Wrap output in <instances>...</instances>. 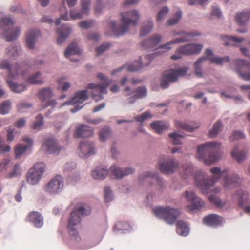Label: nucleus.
Listing matches in <instances>:
<instances>
[{
	"label": "nucleus",
	"mask_w": 250,
	"mask_h": 250,
	"mask_svg": "<svg viewBox=\"0 0 250 250\" xmlns=\"http://www.w3.org/2000/svg\"><path fill=\"white\" fill-rule=\"evenodd\" d=\"M108 170L102 167H97L91 172L92 177L95 179L103 180L107 176Z\"/></svg>",
	"instance_id": "obj_33"
},
{
	"label": "nucleus",
	"mask_w": 250,
	"mask_h": 250,
	"mask_svg": "<svg viewBox=\"0 0 250 250\" xmlns=\"http://www.w3.org/2000/svg\"><path fill=\"white\" fill-rule=\"evenodd\" d=\"M153 28V24L151 21H145L140 31V36H144L150 33Z\"/></svg>",
	"instance_id": "obj_40"
},
{
	"label": "nucleus",
	"mask_w": 250,
	"mask_h": 250,
	"mask_svg": "<svg viewBox=\"0 0 250 250\" xmlns=\"http://www.w3.org/2000/svg\"><path fill=\"white\" fill-rule=\"evenodd\" d=\"M43 124V117L41 114L38 115L36 117V121L33 125L34 129H40Z\"/></svg>",
	"instance_id": "obj_53"
},
{
	"label": "nucleus",
	"mask_w": 250,
	"mask_h": 250,
	"mask_svg": "<svg viewBox=\"0 0 250 250\" xmlns=\"http://www.w3.org/2000/svg\"><path fill=\"white\" fill-rule=\"evenodd\" d=\"M150 126L152 129L158 134H161L163 131L168 129L169 127L167 122L162 121L153 122L150 124Z\"/></svg>",
	"instance_id": "obj_32"
},
{
	"label": "nucleus",
	"mask_w": 250,
	"mask_h": 250,
	"mask_svg": "<svg viewBox=\"0 0 250 250\" xmlns=\"http://www.w3.org/2000/svg\"><path fill=\"white\" fill-rule=\"evenodd\" d=\"M176 125L178 127L188 131H192L194 129L198 128L199 126V124L194 122L187 123L185 122L177 121Z\"/></svg>",
	"instance_id": "obj_34"
},
{
	"label": "nucleus",
	"mask_w": 250,
	"mask_h": 250,
	"mask_svg": "<svg viewBox=\"0 0 250 250\" xmlns=\"http://www.w3.org/2000/svg\"><path fill=\"white\" fill-rule=\"evenodd\" d=\"M11 102L10 100H6L0 105V114L4 115L7 114L11 107Z\"/></svg>",
	"instance_id": "obj_47"
},
{
	"label": "nucleus",
	"mask_w": 250,
	"mask_h": 250,
	"mask_svg": "<svg viewBox=\"0 0 250 250\" xmlns=\"http://www.w3.org/2000/svg\"><path fill=\"white\" fill-rule=\"evenodd\" d=\"M10 161L8 159H4L0 162V171H6L8 167Z\"/></svg>",
	"instance_id": "obj_64"
},
{
	"label": "nucleus",
	"mask_w": 250,
	"mask_h": 250,
	"mask_svg": "<svg viewBox=\"0 0 250 250\" xmlns=\"http://www.w3.org/2000/svg\"><path fill=\"white\" fill-rule=\"evenodd\" d=\"M250 20V10L237 13L235 17V21L240 26L244 25Z\"/></svg>",
	"instance_id": "obj_31"
},
{
	"label": "nucleus",
	"mask_w": 250,
	"mask_h": 250,
	"mask_svg": "<svg viewBox=\"0 0 250 250\" xmlns=\"http://www.w3.org/2000/svg\"><path fill=\"white\" fill-rule=\"evenodd\" d=\"M199 35H200V33L198 32H191L184 33V36L175 38L164 44L160 45L158 49H165L167 51L171 49V47H169L170 45L186 42L189 40V37Z\"/></svg>",
	"instance_id": "obj_17"
},
{
	"label": "nucleus",
	"mask_w": 250,
	"mask_h": 250,
	"mask_svg": "<svg viewBox=\"0 0 250 250\" xmlns=\"http://www.w3.org/2000/svg\"><path fill=\"white\" fill-rule=\"evenodd\" d=\"M221 39L222 40L224 41H227L224 43V45L226 46L229 45H234V44L232 43H231V42H241L244 40V39L243 38L237 37L233 36H222Z\"/></svg>",
	"instance_id": "obj_38"
},
{
	"label": "nucleus",
	"mask_w": 250,
	"mask_h": 250,
	"mask_svg": "<svg viewBox=\"0 0 250 250\" xmlns=\"http://www.w3.org/2000/svg\"><path fill=\"white\" fill-rule=\"evenodd\" d=\"M143 67V64L140 61H136L127 67V70L129 72L136 71L141 69Z\"/></svg>",
	"instance_id": "obj_54"
},
{
	"label": "nucleus",
	"mask_w": 250,
	"mask_h": 250,
	"mask_svg": "<svg viewBox=\"0 0 250 250\" xmlns=\"http://www.w3.org/2000/svg\"><path fill=\"white\" fill-rule=\"evenodd\" d=\"M148 178H151L153 181L157 182L160 185H161V180L159 179L158 175L155 173L150 172H145L143 175L139 176V180L141 181Z\"/></svg>",
	"instance_id": "obj_41"
},
{
	"label": "nucleus",
	"mask_w": 250,
	"mask_h": 250,
	"mask_svg": "<svg viewBox=\"0 0 250 250\" xmlns=\"http://www.w3.org/2000/svg\"><path fill=\"white\" fill-rule=\"evenodd\" d=\"M21 175V171L19 165L15 164L12 170L5 175V178L6 179H11L13 177L20 176Z\"/></svg>",
	"instance_id": "obj_43"
},
{
	"label": "nucleus",
	"mask_w": 250,
	"mask_h": 250,
	"mask_svg": "<svg viewBox=\"0 0 250 250\" xmlns=\"http://www.w3.org/2000/svg\"><path fill=\"white\" fill-rule=\"evenodd\" d=\"M168 11L169 10L167 7H164L158 13L157 21L158 22L161 21L168 13Z\"/></svg>",
	"instance_id": "obj_57"
},
{
	"label": "nucleus",
	"mask_w": 250,
	"mask_h": 250,
	"mask_svg": "<svg viewBox=\"0 0 250 250\" xmlns=\"http://www.w3.org/2000/svg\"><path fill=\"white\" fill-rule=\"evenodd\" d=\"M32 106L31 103H28L26 102H21L17 105V109L19 111H21L23 108H29Z\"/></svg>",
	"instance_id": "obj_62"
},
{
	"label": "nucleus",
	"mask_w": 250,
	"mask_h": 250,
	"mask_svg": "<svg viewBox=\"0 0 250 250\" xmlns=\"http://www.w3.org/2000/svg\"><path fill=\"white\" fill-rule=\"evenodd\" d=\"M111 136V131L108 127H105L99 132L100 140L102 142H104Z\"/></svg>",
	"instance_id": "obj_45"
},
{
	"label": "nucleus",
	"mask_w": 250,
	"mask_h": 250,
	"mask_svg": "<svg viewBox=\"0 0 250 250\" xmlns=\"http://www.w3.org/2000/svg\"><path fill=\"white\" fill-rule=\"evenodd\" d=\"M169 138H171L172 143L174 145H178L181 143V140L183 136L176 132H173L169 134Z\"/></svg>",
	"instance_id": "obj_52"
},
{
	"label": "nucleus",
	"mask_w": 250,
	"mask_h": 250,
	"mask_svg": "<svg viewBox=\"0 0 250 250\" xmlns=\"http://www.w3.org/2000/svg\"><path fill=\"white\" fill-rule=\"evenodd\" d=\"M208 199L210 202L214 203L218 207H221L223 205L222 200L214 195L209 196Z\"/></svg>",
	"instance_id": "obj_60"
},
{
	"label": "nucleus",
	"mask_w": 250,
	"mask_h": 250,
	"mask_svg": "<svg viewBox=\"0 0 250 250\" xmlns=\"http://www.w3.org/2000/svg\"><path fill=\"white\" fill-rule=\"evenodd\" d=\"M110 171L112 178L121 179L124 176L133 173L134 170L131 167L121 168L114 165L110 167Z\"/></svg>",
	"instance_id": "obj_18"
},
{
	"label": "nucleus",
	"mask_w": 250,
	"mask_h": 250,
	"mask_svg": "<svg viewBox=\"0 0 250 250\" xmlns=\"http://www.w3.org/2000/svg\"><path fill=\"white\" fill-rule=\"evenodd\" d=\"M91 208L87 204H79L72 211L68 222L67 227L70 240L73 242H78L81 237L77 231L81 223V216L90 214Z\"/></svg>",
	"instance_id": "obj_2"
},
{
	"label": "nucleus",
	"mask_w": 250,
	"mask_h": 250,
	"mask_svg": "<svg viewBox=\"0 0 250 250\" xmlns=\"http://www.w3.org/2000/svg\"><path fill=\"white\" fill-rule=\"evenodd\" d=\"M237 195H238L239 199V206H243L244 204L246 203V201L248 198V193L247 192L239 190L237 192Z\"/></svg>",
	"instance_id": "obj_46"
},
{
	"label": "nucleus",
	"mask_w": 250,
	"mask_h": 250,
	"mask_svg": "<svg viewBox=\"0 0 250 250\" xmlns=\"http://www.w3.org/2000/svg\"><path fill=\"white\" fill-rule=\"evenodd\" d=\"M220 144L216 142H209L200 145L197 148V155L199 159L206 164H211L221 157L218 151Z\"/></svg>",
	"instance_id": "obj_5"
},
{
	"label": "nucleus",
	"mask_w": 250,
	"mask_h": 250,
	"mask_svg": "<svg viewBox=\"0 0 250 250\" xmlns=\"http://www.w3.org/2000/svg\"><path fill=\"white\" fill-rule=\"evenodd\" d=\"M246 151L240 150L238 147H235L231 151V156L238 162H240L244 158L246 155Z\"/></svg>",
	"instance_id": "obj_42"
},
{
	"label": "nucleus",
	"mask_w": 250,
	"mask_h": 250,
	"mask_svg": "<svg viewBox=\"0 0 250 250\" xmlns=\"http://www.w3.org/2000/svg\"><path fill=\"white\" fill-rule=\"evenodd\" d=\"M245 137V135L242 132L240 131L235 130L232 132L230 136V139L231 141H233L239 139L244 138Z\"/></svg>",
	"instance_id": "obj_56"
},
{
	"label": "nucleus",
	"mask_w": 250,
	"mask_h": 250,
	"mask_svg": "<svg viewBox=\"0 0 250 250\" xmlns=\"http://www.w3.org/2000/svg\"><path fill=\"white\" fill-rule=\"evenodd\" d=\"M25 220L32 223L37 228H41L43 224V219L42 214L37 211L30 212Z\"/></svg>",
	"instance_id": "obj_23"
},
{
	"label": "nucleus",
	"mask_w": 250,
	"mask_h": 250,
	"mask_svg": "<svg viewBox=\"0 0 250 250\" xmlns=\"http://www.w3.org/2000/svg\"><path fill=\"white\" fill-rule=\"evenodd\" d=\"M120 25H117L114 21H109V26L116 36L123 35L127 32L130 26H136L139 19V14L136 10H131L121 13Z\"/></svg>",
	"instance_id": "obj_4"
},
{
	"label": "nucleus",
	"mask_w": 250,
	"mask_h": 250,
	"mask_svg": "<svg viewBox=\"0 0 250 250\" xmlns=\"http://www.w3.org/2000/svg\"><path fill=\"white\" fill-rule=\"evenodd\" d=\"M221 122L220 120L217 121L213 125L212 128L210 129L209 132V136L211 138L215 137L216 135L218 133L221 127Z\"/></svg>",
	"instance_id": "obj_50"
},
{
	"label": "nucleus",
	"mask_w": 250,
	"mask_h": 250,
	"mask_svg": "<svg viewBox=\"0 0 250 250\" xmlns=\"http://www.w3.org/2000/svg\"><path fill=\"white\" fill-rule=\"evenodd\" d=\"M177 233L178 235L186 236L189 231V229L185 222L179 220L176 223Z\"/></svg>",
	"instance_id": "obj_35"
},
{
	"label": "nucleus",
	"mask_w": 250,
	"mask_h": 250,
	"mask_svg": "<svg viewBox=\"0 0 250 250\" xmlns=\"http://www.w3.org/2000/svg\"><path fill=\"white\" fill-rule=\"evenodd\" d=\"M93 130L87 125H80L76 128L75 136L76 137H88L92 135Z\"/></svg>",
	"instance_id": "obj_29"
},
{
	"label": "nucleus",
	"mask_w": 250,
	"mask_h": 250,
	"mask_svg": "<svg viewBox=\"0 0 250 250\" xmlns=\"http://www.w3.org/2000/svg\"><path fill=\"white\" fill-rule=\"evenodd\" d=\"M235 71L239 76L243 80L250 81V71L247 72H243L246 68H250V63L243 59H238L235 61Z\"/></svg>",
	"instance_id": "obj_16"
},
{
	"label": "nucleus",
	"mask_w": 250,
	"mask_h": 250,
	"mask_svg": "<svg viewBox=\"0 0 250 250\" xmlns=\"http://www.w3.org/2000/svg\"><path fill=\"white\" fill-rule=\"evenodd\" d=\"M97 77L104 83L103 84H96L94 83H90L88 84V89H94L92 93V98L96 101H99L103 99V94L107 93L106 88L110 84V81L102 74L99 73Z\"/></svg>",
	"instance_id": "obj_7"
},
{
	"label": "nucleus",
	"mask_w": 250,
	"mask_h": 250,
	"mask_svg": "<svg viewBox=\"0 0 250 250\" xmlns=\"http://www.w3.org/2000/svg\"><path fill=\"white\" fill-rule=\"evenodd\" d=\"M221 122L220 120L217 121L213 125L212 128L210 129L209 132V136L211 138L215 137L216 135L218 133L221 127Z\"/></svg>",
	"instance_id": "obj_49"
},
{
	"label": "nucleus",
	"mask_w": 250,
	"mask_h": 250,
	"mask_svg": "<svg viewBox=\"0 0 250 250\" xmlns=\"http://www.w3.org/2000/svg\"><path fill=\"white\" fill-rule=\"evenodd\" d=\"M63 186V181L62 177L57 175L48 182L44 187V190L49 193L57 194L62 190Z\"/></svg>",
	"instance_id": "obj_15"
},
{
	"label": "nucleus",
	"mask_w": 250,
	"mask_h": 250,
	"mask_svg": "<svg viewBox=\"0 0 250 250\" xmlns=\"http://www.w3.org/2000/svg\"><path fill=\"white\" fill-rule=\"evenodd\" d=\"M41 73L38 72L27 79L26 81L32 84H42L43 83L42 78H40Z\"/></svg>",
	"instance_id": "obj_44"
},
{
	"label": "nucleus",
	"mask_w": 250,
	"mask_h": 250,
	"mask_svg": "<svg viewBox=\"0 0 250 250\" xmlns=\"http://www.w3.org/2000/svg\"><path fill=\"white\" fill-rule=\"evenodd\" d=\"M56 32L59 35L57 40V43L61 45L65 41L70 34L71 28L66 25H63L60 29L57 30Z\"/></svg>",
	"instance_id": "obj_25"
},
{
	"label": "nucleus",
	"mask_w": 250,
	"mask_h": 250,
	"mask_svg": "<svg viewBox=\"0 0 250 250\" xmlns=\"http://www.w3.org/2000/svg\"><path fill=\"white\" fill-rule=\"evenodd\" d=\"M182 176L184 179L190 177H194L195 184L201 192L207 194L211 191L217 193L220 191V188H212L215 182L219 178H222L221 183L223 187L226 190H229L239 186L241 180L236 174L228 175L227 171L224 170L221 171L220 168L215 167L211 168L210 171L213 174L211 179H204L199 176L198 177L193 175V167L191 164H186L182 166Z\"/></svg>",
	"instance_id": "obj_1"
},
{
	"label": "nucleus",
	"mask_w": 250,
	"mask_h": 250,
	"mask_svg": "<svg viewBox=\"0 0 250 250\" xmlns=\"http://www.w3.org/2000/svg\"><path fill=\"white\" fill-rule=\"evenodd\" d=\"M90 0H81V10L78 12L75 9L71 11L70 16L72 19L82 18L84 15H87L90 10Z\"/></svg>",
	"instance_id": "obj_19"
},
{
	"label": "nucleus",
	"mask_w": 250,
	"mask_h": 250,
	"mask_svg": "<svg viewBox=\"0 0 250 250\" xmlns=\"http://www.w3.org/2000/svg\"><path fill=\"white\" fill-rule=\"evenodd\" d=\"M53 93L50 88H44L41 89L39 93L38 97L42 102H44L47 99L52 97Z\"/></svg>",
	"instance_id": "obj_37"
},
{
	"label": "nucleus",
	"mask_w": 250,
	"mask_h": 250,
	"mask_svg": "<svg viewBox=\"0 0 250 250\" xmlns=\"http://www.w3.org/2000/svg\"><path fill=\"white\" fill-rule=\"evenodd\" d=\"M111 46L109 43L102 44L99 47L96 48V52L97 56L101 55L103 52L106 50Z\"/></svg>",
	"instance_id": "obj_59"
},
{
	"label": "nucleus",
	"mask_w": 250,
	"mask_h": 250,
	"mask_svg": "<svg viewBox=\"0 0 250 250\" xmlns=\"http://www.w3.org/2000/svg\"><path fill=\"white\" fill-rule=\"evenodd\" d=\"M152 117L150 112L148 111L145 112L140 116H138L135 117V120L137 122H142L145 120L150 118Z\"/></svg>",
	"instance_id": "obj_58"
},
{
	"label": "nucleus",
	"mask_w": 250,
	"mask_h": 250,
	"mask_svg": "<svg viewBox=\"0 0 250 250\" xmlns=\"http://www.w3.org/2000/svg\"><path fill=\"white\" fill-rule=\"evenodd\" d=\"M81 50L78 47L76 42L71 43L64 52V55L66 58H68L70 55L80 54Z\"/></svg>",
	"instance_id": "obj_36"
},
{
	"label": "nucleus",
	"mask_w": 250,
	"mask_h": 250,
	"mask_svg": "<svg viewBox=\"0 0 250 250\" xmlns=\"http://www.w3.org/2000/svg\"><path fill=\"white\" fill-rule=\"evenodd\" d=\"M188 70V68L183 67L176 70L171 69L164 72L161 83V87L164 89L167 88L169 83L177 81L178 76L186 75Z\"/></svg>",
	"instance_id": "obj_10"
},
{
	"label": "nucleus",
	"mask_w": 250,
	"mask_h": 250,
	"mask_svg": "<svg viewBox=\"0 0 250 250\" xmlns=\"http://www.w3.org/2000/svg\"><path fill=\"white\" fill-rule=\"evenodd\" d=\"M38 30H31L26 35V42L28 48L33 49L36 38L40 35Z\"/></svg>",
	"instance_id": "obj_28"
},
{
	"label": "nucleus",
	"mask_w": 250,
	"mask_h": 250,
	"mask_svg": "<svg viewBox=\"0 0 250 250\" xmlns=\"http://www.w3.org/2000/svg\"><path fill=\"white\" fill-rule=\"evenodd\" d=\"M202 44L189 43L182 45L177 48L175 54L171 56V59L176 60L182 58L183 55H190L199 54L203 48Z\"/></svg>",
	"instance_id": "obj_9"
},
{
	"label": "nucleus",
	"mask_w": 250,
	"mask_h": 250,
	"mask_svg": "<svg viewBox=\"0 0 250 250\" xmlns=\"http://www.w3.org/2000/svg\"><path fill=\"white\" fill-rule=\"evenodd\" d=\"M22 140L24 142L27 143L28 145L19 144L15 147V155L16 158L20 157L28 149L29 146L32 145L33 143L32 139L27 137H24Z\"/></svg>",
	"instance_id": "obj_26"
},
{
	"label": "nucleus",
	"mask_w": 250,
	"mask_h": 250,
	"mask_svg": "<svg viewBox=\"0 0 250 250\" xmlns=\"http://www.w3.org/2000/svg\"><path fill=\"white\" fill-rule=\"evenodd\" d=\"M13 25V21L9 17L2 18L0 21V28L4 30L3 35L8 42L15 40L20 34V29L18 27L14 28Z\"/></svg>",
	"instance_id": "obj_8"
},
{
	"label": "nucleus",
	"mask_w": 250,
	"mask_h": 250,
	"mask_svg": "<svg viewBox=\"0 0 250 250\" xmlns=\"http://www.w3.org/2000/svg\"><path fill=\"white\" fill-rule=\"evenodd\" d=\"M153 212L157 217L164 219L168 224H172L176 220L180 214L176 208L169 206L157 207L153 209Z\"/></svg>",
	"instance_id": "obj_6"
},
{
	"label": "nucleus",
	"mask_w": 250,
	"mask_h": 250,
	"mask_svg": "<svg viewBox=\"0 0 250 250\" xmlns=\"http://www.w3.org/2000/svg\"><path fill=\"white\" fill-rule=\"evenodd\" d=\"M161 40L162 36L158 34H155L146 40L143 41L141 45L145 49H153L159 43Z\"/></svg>",
	"instance_id": "obj_21"
},
{
	"label": "nucleus",
	"mask_w": 250,
	"mask_h": 250,
	"mask_svg": "<svg viewBox=\"0 0 250 250\" xmlns=\"http://www.w3.org/2000/svg\"><path fill=\"white\" fill-rule=\"evenodd\" d=\"M182 197L186 199L188 202H191V204L188 206L190 212L200 209L205 205L204 201L198 197L195 193L191 191H186L182 194Z\"/></svg>",
	"instance_id": "obj_13"
},
{
	"label": "nucleus",
	"mask_w": 250,
	"mask_h": 250,
	"mask_svg": "<svg viewBox=\"0 0 250 250\" xmlns=\"http://www.w3.org/2000/svg\"><path fill=\"white\" fill-rule=\"evenodd\" d=\"M45 165L43 162L36 163L26 174L27 182L31 185H36L41 179L45 171Z\"/></svg>",
	"instance_id": "obj_11"
},
{
	"label": "nucleus",
	"mask_w": 250,
	"mask_h": 250,
	"mask_svg": "<svg viewBox=\"0 0 250 250\" xmlns=\"http://www.w3.org/2000/svg\"><path fill=\"white\" fill-rule=\"evenodd\" d=\"M182 17V11H178L176 12H175V14L174 15L173 17L169 19L167 22V25H172L176 24L178 22L180 19H181Z\"/></svg>",
	"instance_id": "obj_51"
},
{
	"label": "nucleus",
	"mask_w": 250,
	"mask_h": 250,
	"mask_svg": "<svg viewBox=\"0 0 250 250\" xmlns=\"http://www.w3.org/2000/svg\"><path fill=\"white\" fill-rule=\"evenodd\" d=\"M104 197L106 202H109L112 200L111 191L108 187H105L104 188Z\"/></svg>",
	"instance_id": "obj_61"
},
{
	"label": "nucleus",
	"mask_w": 250,
	"mask_h": 250,
	"mask_svg": "<svg viewBox=\"0 0 250 250\" xmlns=\"http://www.w3.org/2000/svg\"><path fill=\"white\" fill-rule=\"evenodd\" d=\"M6 54L9 56L15 57L18 54V51L16 47L10 46L6 49Z\"/></svg>",
	"instance_id": "obj_63"
},
{
	"label": "nucleus",
	"mask_w": 250,
	"mask_h": 250,
	"mask_svg": "<svg viewBox=\"0 0 250 250\" xmlns=\"http://www.w3.org/2000/svg\"><path fill=\"white\" fill-rule=\"evenodd\" d=\"M88 98V95L87 94V90H83L79 92H78L76 95L71 99L69 101H67L63 104L62 105L65 104H82L84 101L87 100Z\"/></svg>",
	"instance_id": "obj_24"
},
{
	"label": "nucleus",
	"mask_w": 250,
	"mask_h": 250,
	"mask_svg": "<svg viewBox=\"0 0 250 250\" xmlns=\"http://www.w3.org/2000/svg\"><path fill=\"white\" fill-rule=\"evenodd\" d=\"M123 94L125 97L131 96L132 94H134L130 97L128 98L127 104H133L136 99H141L146 95L147 90L144 86H139L137 87L134 91H130V88L129 86L126 87L123 90Z\"/></svg>",
	"instance_id": "obj_14"
},
{
	"label": "nucleus",
	"mask_w": 250,
	"mask_h": 250,
	"mask_svg": "<svg viewBox=\"0 0 250 250\" xmlns=\"http://www.w3.org/2000/svg\"><path fill=\"white\" fill-rule=\"evenodd\" d=\"M94 22L93 20L83 21L79 23V26L84 29L92 28L94 26Z\"/></svg>",
	"instance_id": "obj_55"
},
{
	"label": "nucleus",
	"mask_w": 250,
	"mask_h": 250,
	"mask_svg": "<svg viewBox=\"0 0 250 250\" xmlns=\"http://www.w3.org/2000/svg\"><path fill=\"white\" fill-rule=\"evenodd\" d=\"M23 64L20 66L16 63L10 65L6 60L1 61L0 62V68L8 70V74L6 79V83L10 89L15 93H21L26 89V86L23 84H18L13 82V80L18 79L19 76L25 77V72L23 70Z\"/></svg>",
	"instance_id": "obj_3"
},
{
	"label": "nucleus",
	"mask_w": 250,
	"mask_h": 250,
	"mask_svg": "<svg viewBox=\"0 0 250 250\" xmlns=\"http://www.w3.org/2000/svg\"><path fill=\"white\" fill-rule=\"evenodd\" d=\"M178 162L174 158L169 156L161 159L159 162V168L165 174H173L178 169Z\"/></svg>",
	"instance_id": "obj_12"
},
{
	"label": "nucleus",
	"mask_w": 250,
	"mask_h": 250,
	"mask_svg": "<svg viewBox=\"0 0 250 250\" xmlns=\"http://www.w3.org/2000/svg\"><path fill=\"white\" fill-rule=\"evenodd\" d=\"M58 89L63 91H66L71 86L69 83L65 81L64 78H61L58 80Z\"/></svg>",
	"instance_id": "obj_48"
},
{
	"label": "nucleus",
	"mask_w": 250,
	"mask_h": 250,
	"mask_svg": "<svg viewBox=\"0 0 250 250\" xmlns=\"http://www.w3.org/2000/svg\"><path fill=\"white\" fill-rule=\"evenodd\" d=\"M223 221L222 217L215 214L207 215L203 219V222L205 224L211 226L220 225L222 223Z\"/></svg>",
	"instance_id": "obj_30"
},
{
	"label": "nucleus",
	"mask_w": 250,
	"mask_h": 250,
	"mask_svg": "<svg viewBox=\"0 0 250 250\" xmlns=\"http://www.w3.org/2000/svg\"><path fill=\"white\" fill-rule=\"evenodd\" d=\"M205 54L209 57L208 59L211 62L214 63L218 65H222L225 62H229L230 59L229 57L226 56L224 57H210L213 55V51L210 49H206Z\"/></svg>",
	"instance_id": "obj_27"
},
{
	"label": "nucleus",
	"mask_w": 250,
	"mask_h": 250,
	"mask_svg": "<svg viewBox=\"0 0 250 250\" xmlns=\"http://www.w3.org/2000/svg\"><path fill=\"white\" fill-rule=\"evenodd\" d=\"M42 149L47 153L58 154L61 148L56 140L53 138H47L42 145Z\"/></svg>",
	"instance_id": "obj_20"
},
{
	"label": "nucleus",
	"mask_w": 250,
	"mask_h": 250,
	"mask_svg": "<svg viewBox=\"0 0 250 250\" xmlns=\"http://www.w3.org/2000/svg\"><path fill=\"white\" fill-rule=\"evenodd\" d=\"M207 59L208 58L205 57H202L198 58L194 62V67L195 69V74L199 77H202L203 76L202 72L201 71L202 64L203 62Z\"/></svg>",
	"instance_id": "obj_39"
},
{
	"label": "nucleus",
	"mask_w": 250,
	"mask_h": 250,
	"mask_svg": "<svg viewBox=\"0 0 250 250\" xmlns=\"http://www.w3.org/2000/svg\"><path fill=\"white\" fill-rule=\"evenodd\" d=\"M79 149L80 150L79 156L81 157L87 158L93 154L94 145L93 143L88 141L81 142Z\"/></svg>",
	"instance_id": "obj_22"
}]
</instances>
